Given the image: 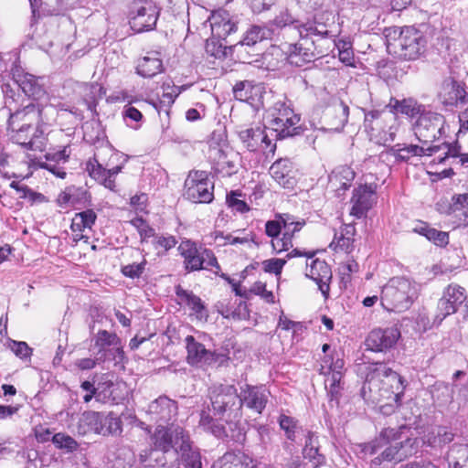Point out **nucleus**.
I'll return each instance as SVG.
<instances>
[{
    "label": "nucleus",
    "mask_w": 468,
    "mask_h": 468,
    "mask_svg": "<svg viewBox=\"0 0 468 468\" xmlns=\"http://www.w3.org/2000/svg\"><path fill=\"white\" fill-rule=\"evenodd\" d=\"M279 425L284 431L286 438L291 441H296L298 435L303 436V431H308L299 426L294 418L283 414L279 417Z\"/></svg>",
    "instance_id": "obj_42"
},
{
    "label": "nucleus",
    "mask_w": 468,
    "mask_h": 468,
    "mask_svg": "<svg viewBox=\"0 0 468 468\" xmlns=\"http://www.w3.org/2000/svg\"><path fill=\"white\" fill-rule=\"evenodd\" d=\"M163 88L165 90V92L163 94V101H152L153 106L157 110L158 112H160L162 109V105L165 102H167L168 105H171L174 103L176 98L186 89V86H176L173 85L172 87L169 86V84H164Z\"/></svg>",
    "instance_id": "obj_47"
},
{
    "label": "nucleus",
    "mask_w": 468,
    "mask_h": 468,
    "mask_svg": "<svg viewBox=\"0 0 468 468\" xmlns=\"http://www.w3.org/2000/svg\"><path fill=\"white\" fill-rule=\"evenodd\" d=\"M332 14L324 12L316 14L313 21H308L304 24L297 26L299 36L309 37L313 39L314 37L325 38L329 37L328 22L331 20Z\"/></svg>",
    "instance_id": "obj_27"
},
{
    "label": "nucleus",
    "mask_w": 468,
    "mask_h": 468,
    "mask_svg": "<svg viewBox=\"0 0 468 468\" xmlns=\"http://www.w3.org/2000/svg\"><path fill=\"white\" fill-rule=\"evenodd\" d=\"M394 108L402 114H405L410 118L420 116L425 110V106L419 103L414 99L409 98L402 101H396Z\"/></svg>",
    "instance_id": "obj_44"
},
{
    "label": "nucleus",
    "mask_w": 468,
    "mask_h": 468,
    "mask_svg": "<svg viewBox=\"0 0 468 468\" xmlns=\"http://www.w3.org/2000/svg\"><path fill=\"white\" fill-rule=\"evenodd\" d=\"M441 145V150L445 149L446 152L444 153L443 156L434 159V162L438 164H443L445 160L449 157H460V155L463 154L460 153L461 146L459 145L458 143L450 144L445 142L442 143Z\"/></svg>",
    "instance_id": "obj_58"
},
{
    "label": "nucleus",
    "mask_w": 468,
    "mask_h": 468,
    "mask_svg": "<svg viewBox=\"0 0 468 468\" xmlns=\"http://www.w3.org/2000/svg\"><path fill=\"white\" fill-rule=\"evenodd\" d=\"M403 443L397 441V432L394 429L383 430L379 436L373 441L367 444L363 451L370 455L383 449L380 455L375 457L372 463L380 465L383 462H401L407 454L402 452Z\"/></svg>",
    "instance_id": "obj_5"
},
{
    "label": "nucleus",
    "mask_w": 468,
    "mask_h": 468,
    "mask_svg": "<svg viewBox=\"0 0 468 468\" xmlns=\"http://www.w3.org/2000/svg\"><path fill=\"white\" fill-rule=\"evenodd\" d=\"M438 100L445 111L452 112L468 104V91L462 82L447 78L441 85Z\"/></svg>",
    "instance_id": "obj_14"
},
{
    "label": "nucleus",
    "mask_w": 468,
    "mask_h": 468,
    "mask_svg": "<svg viewBox=\"0 0 468 468\" xmlns=\"http://www.w3.org/2000/svg\"><path fill=\"white\" fill-rule=\"evenodd\" d=\"M10 187L19 193L20 198L28 199L31 203L41 201L44 198L42 194L37 193L30 189L27 186L20 185L16 181H12L10 183Z\"/></svg>",
    "instance_id": "obj_51"
},
{
    "label": "nucleus",
    "mask_w": 468,
    "mask_h": 468,
    "mask_svg": "<svg viewBox=\"0 0 468 468\" xmlns=\"http://www.w3.org/2000/svg\"><path fill=\"white\" fill-rule=\"evenodd\" d=\"M198 425L205 431L211 433L215 437L226 441L242 444L246 440V431L239 423V419L223 420L218 422L207 410H202L199 414Z\"/></svg>",
    "instance_id": "obj_7"
},
{
    "label": "nucleus",
    "mask_w": 468,
    "mask_h": 468,
    "mask_svg": "<svg viewBox=\"0 0 468 468\" xmlns=\"http://www.w3.org/2000/svg\"><path fill=\"white\" fill-rule=\"evenodd\" d=\"M466 300L465 290L458 284H450L443 291L441 298L438 302L437 318L440 322L446 316L455 314L458 307Z\"/></svg>",
    "instance_id": "obj_18"
},
{
    "label": "nucleus",
    "mask_w": 468,
    "mask_h": 468,
    "mask_svg": "<svg viewBox=\"0 0 468 468\" xmlns=\"http://www.w3.org/2000/svg\"><path fill=\"white\" fill-rule=\"evenodd\" d=\"M52 441L58 448L66 449L68 452H73L78 447V443L73 438L63 433L55 434Z\"/></svg>",
    "instance_id": "obj_53"
},
{
    "label": "nucleus",
    "mask_w": 468,
    "mask_h": 468,
    "mask_svg": "<svg viewBox=\"0 0 468 468\" xmlns=\"http://www.w3.org/2000/svg\"><path fill=\"white\" fill-rule=\"evenodd\" d=\"M250 292L260 295L262 299H264L267 303H274V295L272 292L268 291L266 289V284L261 282H256L250 288Z\"/></svg>",
    "instance_id": "obj_63"
},
{
    "label": "nucleus",
    "mask_w": 468,
    "mask_h": 468,
    "mask_svg": "<svg viewBox=\"0 0 468 468\" xmlns=\"http://www.w3.org/2000/svg\"><path fill=\"white\" fill-rule=\"evenodd\" d=\"M241 394L242 405L244 404L247 408L258 413L262 412L269 398V392L264 388L248 385Z\"/></svg>",
    "instance_id": "obj_31"
},
{
    "label": "nucleus",
    "mask_w": 468,
    "mask_h": 468,
    "mask_svg": "<svg viewBox=\"0 0 468 468\" xmlns=\"http://www.w3.org/2000/svg\"><path fill=\"white\" fill-rule=\"evenodd\" d=\"M270 175L284 188H293L296 184L292 163L287 158L275 161L270 167Z\"/></svg>",
    "instance_id": "obj_29"
},
{
    "label": "nucleus",
    "mask_w": 468,
    "mask_h": 468,
    "mask_svg": "<svg viewBox=\"0 0 468 468\" xmlns=\"http://www.w3.org/2000/svg\"><path fill=\"white\" fill-rule=\"evenodd\" d=\"M177 250L184 258V268L187 272L215 268L213 271L218 275L220 266L211 250L197 246L189 239L182 240Z\"/></svg>",
    "instance_id": "obj_6"
},
{
    "label": "nucleus",
    "mask_w": 468,
    "mask_h": 468,
    "mask_svg": "<svg viewBox=\"0 0 468 468\" xmlns=\"http://www.w3.org/2000/svg\"><path fill=\"white\" fill-rule=\"evenodd\" d=\"M174 431L175 429L172 431V432H169L165 425H158L154 435L152 436L154 449L163 452H167L172 448L176 447V450L178 451V445H176Z\"/></svg>",
    "instance_id": "obj_39"
},
{
    "label": "nucleus",
    "mask_w": 468,
    "mask_h": 468,
    "mask_svg": "<svg viewBox=\"0 0 468 468\" xmlns=\"http://www.w3.org/2000/svg\"><path fill=\"white\" fill-rule=\"evenodd\" d=\"M307 271L306 277L312 279L318 285L319 290L323 295L327 298L329 293V283L332 279V271L330 266L322 260H312L311 263H306Z\"/></svg>",
    "instance_id": "obj_25"
},
{
    "label": "nucleus",
    "mask_w": 468,
    "mask_h": 468,
    "mask_svg": "<svg viewBox=\"0 0 468 468\" xmlns=\"http://www.w3.org/2000/svg\"><path fill=\"white\" fill-rule=\"evenodd\" d=\"M97 218L96 213L92 209L77 213L72 219L71 229L73 232L82 231L83 229H91Z\"/></svg>",
    "instance_id": "obj_45"
},
{
    "label": "nucleus",
    "mask_w": 468,
    "mask_h": 468,
    "mask_svg": "<svg viewBox=\"0 0 468 468\" xmlns=\"http://www.w3.org/2000/svg\"><path fill=\"white\" fill-rule=\"evenodd\" d=\"M427 239L432 241L437 246L444 247L449 243V234L431 228L430 232H428Z\"/></svg>",
    "instance_id": "obj_64"
},
{
    "label": "nucleus",
    "mask_w": 468,
    "mask_h": 468,
    "mask_svg": "<svg viewBox=\"0 0 468 468\" xmlns=\"http://www.w3.org/2000/svg\"><path fill=\"white\" fill-rule=\"evenodd\" d=\"M213 37L226 39L231 33L238 30L239 19L226 10H218L208 17Z\"/></svg>",
    "instance_id": "obj_20"
},
{
    "label": "nucleus",
    "mask_w": 468,
    "mask_h": 468,
    "mask_svg": "<svg viewBox=\"0 0 468 468\" xmlns=\"http://www.w3.org/2000/svg\"><path fill=\"white\" fill-rule=\"evenodd\" d=\"M292 233L284 231L282 238H276L271 240L272 249L277 252H282L288 250L292 247Z\"/></svg>",
    "instance_id": "obj_59"
},
{
    "label": "nucleus",
    "mask_w": 468,
    "mask_h": 468,
    "mask_svg": "<svg viewBox=\"0 0 468 468\" xmlns=\"http://www.w3.org/2000/svg\"><path fill=\"white\" fill-rule=\"evenodd\" d=\"M269 114L271 119L269 122L270 126L282 127V122L290 121L291 123H299L300 115L294 113L292 104L290 100L284 95H280L276 98L273 104L269 109Z\"/></svg>",
    "instance_id": "obj_22"
},
{
    "label": "nucleus",
    "mask_w": 468,
    "mask_h": 468,
    "mask_svg": "<svg viewBox=\"0 0 468 468\" xmlns=\"http://www.w3.org/2000/svg\"><path fill=\"white\" fill-rule=\"evenodd\" d=\"M445 123L442 114L425 111L415 122L414 133L422 144H428L445 134Z\"/></svg>",
    "instance_id": "obj_10"
},
{
    "label": "nucleus",
    "mask_w": 468,
    "mask_h": 468,
    "mask_svg": "<svg viewBox=\"0 0 468 468\" xmlns=\"http://www.w3.org/2000/svg\"><path fill=\"white\" fill-rule=\"evenodd\" d=\"M233 94L237 100L257 106L261 102L262 87L249 80L239 81L233 87Z\"/></svg>",
    "instance_id": "obj_33"
},
{
    "label": "nucleus",
    "mask_w": 468,
    "mask_h": 468,
    "mask_svg": "<svg viewBox=\"0 0 468 468\" xmlns=\"http://www.w3.org/2000/svg\"><path fill=\"white\" fill-rule=\"evenodd\" d=\"M131 223L138 230L142 241H145L148 238L154 237V229L142 218H135Z\"/></svg>",
    "instance_id": "obj_55"
},
{
    "label": "nucleus",
    "mask_w": 468,
    "mask_h": 468,
    "mask_svg": "<svg viewBox=\"0 0 468 468\" xmlns=\"http://www.w3.org/2000/svg\"><path fill=\"white\" fill-rule=\"evenodd\" d=\"M9 346L15 355L22 359L29 358L32 355V348L26 342L12 340Z\"/></svg>",
    "instance_id": "obj_62"
},
{
    "label": "nucleus",
    "mask_w": 468,
    "mask_h": 468,
    "mask_svg": "<svg viewBox=\"0 0 468 468\" xmlns=\"http://www.w3.org/2000/svg\"><path fill=\"white\" fill-rule=\"evenodd\" d=\"M80 388L86 391V394L83 396V401L85 403H89L93 398L97 401L101 402V398L98 396L101 393L100 382L98 386L95 387L94 382L85 380L81 383Z\"/></svg>",
    "instance_id": "obj_56"
},
{
    "label": "nucleus",
    "mask_w": 468,
    "mask_h": 468,
    "mask_svg": "<svg viewBox=\"0 0 468 468\" xmlns=\"http://www.w3.org/2000/svg\"><path fill=\"white\" fill-rule=\"evenodd\" d=\"M354 230L355 229L353 226H346L345 229H342L339 234H335V238L333 241L330 243L329 247L335 251L341 250L345 252H349L353 248Z\"/></svg>",
    "instance_id": "obj_40"
},
{
    "label": "nucleus",
    "mask_w": 468,
    "mask_h": 468,
    "mask_svg": "<svg viewBox=\"0 0 468 468\" xmlns=\"http://www.w3.org/2000/svg\"><path fill=\"white\" fill-rule=\"evenodd\" d=\"M376 190L371 185L359 186L353 191L351 198L352 207L350 215L356 218H362L367 216L368 210L376 203Z\"/></svg>",
    "instance_id": "obj_21"
},
{
    "label": "nucleus",
    "mask_w": 468,
    "mask_h": 468,
    "mask_svg": "<svg viewBox=\"0 0 468 468\" xmlns=\"http://www.w3.org/2000/svg\"><path fill=\"white\" fill-rule=\"evenodd\" d=\"M101 393L98 395L101 398V402H111L119 404L125 399L127 394L126 383L123 381H112L103 375L100 381Z\"/></svg>",
    "instance_id": "obj_28"
},
{
    "label": "nucleus",
    "mask_w": 468,
    "mask_h": 468,
    "mask_svg": "<svg viewBox=\"0 0 468 468\" xmlns=\"http://www.w3.org/2000/svg\"><path fill=\"white\" fill-rule=\"evenodd\" d=\"M417 144H397L393 147L394 155L397 160L407 162L412 156H431L441 151V145H430L424 147Z\"/></svg>",
    "instance_id": "obj_32"
},
{
    "label": "nucleus",
    "mask_w": 468,
    "mask_h": 468,
    "mask_svg": "<svg viewBox=\"0 0 468 468\" xmlns=\"http://www.w3.org/2000/svg\"><path fill=\"white\" fill-rule=\"evenodd\" d=\"M5 93V107L9 111L8 125L15 131L16 122L24 123L16 130L13 139L27 150L42 152L46 146V137L40 125L50 124L56 109L51 105L29 102L22 109H15L14 91L9 85L2 87Z\"/></svg>",
    "instance_id": "obj_1"
},
{
    "label": "nucleus",
    "mask_w": 468,
    "mask_h": 468,
    "mask_svg": "<svg viewBox=\"0 0 468 468\" xmlns=\"http://www.w3.org/2000/svg\"><path fill=\"white\" fill-rule=\"evenodd\" d=\"M379 367L377 371H381L386 378L382 381L381 397L388 400L387 403L380 406V411L383 414H390L400 405L404 390L406 388V380L391 368L386 367L383 364H378Z\"/></svg>",
    "instance_id": "obj_8"
},
{
    "label": "nucleus",
    "mask_w": 468,
    "mask_h": 468,
    "mask_svg": "<svg viewBox=\"0 0 468 468\" xmlns=\"http://www.w3.org/2000/svg\"><path fill=\"white\" fill-rule=\"evenodd\" d=\"M275 35V29L271 26L251 25L244 33L241 40L238 44L241 46L252 47L263 40L271 39Z\"/></svg>",
    "instance_id": "obj_35"
},
{
    "label": "nucleus",
    "mask_w": 468,
    "mask_h": 468,
    "mask_svg": "<svg viewBox=\"0 0 468 468\" xmlns=\"http://www.w3.org/2000/svg\"><path fill=\"white\" fill-rule=\"evenodd\" d=\"M176 295L186 301V303L196 314L198 319H207V312L200 297L197 296L192 292H187L183 289H177Z\"/></svg>",
    "instance_id": "obj_41"
},
{
    "label": "nucleus",
    "mask_w": 468,
    "mask_h": 468,
    "mask_svg": "<svg viewBox=\"0 0 468 468\" xmlns=\"http://www.w3.org/2000/svg\"><path fill=\"white\" fill-rule=\"evenodd\" d=\"M102 412L98 411H85L80 418V423L87 426L90 431L99 434L100 426L101 424Z\"/></svg>",
    "instance_id": "obj_48"
},
{
    "label": "nucleus",
    "mask_w": 468,
    "mask_h": 468,
    "mask_svg": "<svg viewBox=\"0 0 468 468\" xmlns=\"http://www.w3.org/2000/svg\"><path fill=\"white\" fill-rule=\"evenodd\" d=\"M136 70L144 78H153L163 72L164 65L161 54L156 51L148 52L145 57L139 60Z\"/></svg>",
    "instance_id": "obj_36"
},
{
    "label": "nucleus",
    "mask_w": 468,
    "mask_h": 468,
    "mask_svg": "<svg viewBox=\"0 0 468 468\" xmlns=\"http://www.w3.org/2000/svg\"><path fill=\"white\" fill-rule=\"evenodd\" d=\"M187 352L186 362L192 367H203L218 362L220 355L208 350L205 346L196 340L193 335L185 338Z\"/></svg>",
    "instance_id": "obj_17"
},
{
    "label": "nucleus",
    "mask_w": 468,
    "mask_h": 468,
    "mask_svg": "<svg viewBox=\"0 0 468 468\" xmlns=\"http://www.w3.org/2000/svg\"><path fill=\"white\" fill-rule=\"evenodd\" d=\"M122 423L119 417L112 412L103 413L99 434L102 436L119 435L122 431Z\"/></svg>",
    "instance_id": "obj_43"
},
{
    "label": "nucleus",
    "mask_w": 468,
    "mask_h": 468,
    "mask_svg": "<svg viewBox=\"0 0 468 468\" xmlns=\"http://www.w3.org/2000/svg\"><path fill=\"white\" fill-rule=\"evenodd\" d=\"M334 177L339 181L342 188L347 189L355 178V172L348 166H342L337 169Z\"/></svg>",
    "instance_id": "obj_52"
},
{
    "label": "nucleus",
    "mask_w": 468,
    "mask_h": 468,
    "mask_svg": "<svg viewBox=\"0 0 468 468\" xmlns=\"http://www.w3.org/2000/svg\"><path fill=\"white\" fill-rule=\"evenodd\" d=\"M208 159L214 173L222 177L231 176L239 170V154L225 143L210 142Z\"/></svg>",
    "instance_id": "obj_9"
},
{
    "label": "nucleus",
    "mask_w": 468,
    "mask_h": 468,
    "mask_svg": "<svg viewBox=\"0 0 468 468\" xmlns=\"http://www.w3.org/2000/svg\"><path fill=\"white\" fill-rule=\"evenodd\" d=\"M146 263H147L146 260H144L140 263L133 262L131 264L124 265L122 267V270H121L122 273L125 277H128L131 279L140 278L145 270Z\"/></svg>",
    "instance_id": "obj_54"
},
{
    "label": "nucleus",
    "mask_w": 468,
    "mask_h": 468,
    "mask_svg": "<svg viewBox=\"0 0 468 468\" xmlns=\"http://www.w3.org/2000/svg\"><path fill=\"white\" fill-rule=\"evenodd\" d=\"M211 468H257V463L240 451L227 452L213 463Z\"/></svg>",
    "instance_id": "obj_30"
},
{
    "label": "nucleus",
    "mask_w": 468,
    "mask_h": 468,
    "mask_svg": "<svg viewBox=\"0 0 468 468\" xmlns=\"http://www.w3.org/2000/svg\"><path fill=\"white\" fill-rule=\"evenodd\" d=\"M214 184L205 171H191L185 181L184 196L194 203L208 204L214 199Z\"/></svg>",
    "instance_id": "obj_12"
},
{
    "label": "nucleus",
    "mask_w": 468,
    "mask_h": 468,
    "mask_svg": "<svg viewBox=\"0 0 468 468\" xmlns=\"http://www.w3.org/2000/svg\"><path fill=\"white\" fill-rule=\"evenodd\" d=\"M238 134L243 146L250 152L257 151L262 144L266 148L271 144V140L261 127L247 128L239 131Z\"/></svg>",
    "instance_id": "obj_34"
},
{
    "label": "nucleus",
    "mask_w": 468,
    "mask_h": 468,
    "mask_svg": "<svg viewBox=\"0 0 468 468\" xmlns=\"http://www.w3.org/2000/svg\"><path fill=\"white\" fill-rule=\"evenodd\" d=\"M122 117L128 126L133 129H138L141 126L140 122L143 120V114L135 107L130 105L124 106Z\"/></svg>",
    "instance_id": "obj_50"
},
{
    "label": "nucleus",
    "mask_w": 468,
    "mask_h": 468,
    "mask_svg": "<svg viewBox=\"0 0 468 468\" xmlns=\"http://www.w3.org/2000/svg\"><path fill=\"white\" fill-rule=\"evenodd\" d=\"M151 421L158 425H168L176 420L178 413L177 402L167 396H159L151 401L145 410Z\"/></svg>",
    "instance_id": "obj_15"
},
{
    "label": "nucleus",
    "mask_w": 468,
    "mask_h": 468,
    "mask_svg": "<svg viewBox=\"0 0 468 468\" xmlns=\"http://www.w3.org/2000/svg\"><path fill=\"white\" fill-rule=\"evenodd\" d=\"M285 263L286 260L273 258L263 261L262 267L265 272L280 275Z\"/></svg>",
    "instance_id": "obj_60"
},
{
    "label": "nucleus",
    "mask_w": 468,
    "mask_h": 468,
    "mask_svg": "<svg viewBox=\"0 0 468 468\" xmlns=\"http://www.w3.org/2000/svg\"><path fill=\"white\" fill-rule=\"evenodd\" d=\"M92 341L94 342V348H97L95 352L97 360L105 362L108 348L112 346L118 345L119 336L115 333H111L107 330H100L93 337Z\"/></svg>",
    "instance_id": "obj_37"
},
{
    "label": "nucleus",
    "mask_w": 468,
    "mask_h": 468,
    "mask_svg": "<svg viewBox=\"0 0 468 468\" xmlns=\"http://www.w3.org/2000/svg\"><path fill=\"white\" fill-rule=\"evenodd\" d=\"M153 245L154 249H164L165 251L169 250L170 249L174 248L177 241L176 238L172 235L169 236H156L154 234Z\"/></svg>",
    "instance_id": "obj_61"
},
{
    "label": "nucleus",
    "mask_w": 468,
    "mask_h": 468,
    "mask_svg": "<svg viewBox=\"0 0 468 468\" xmlns=\"http://www.w3.org/2000/svg\"><path fill=\"white\" fill-rule=\"evenodd\" d=\"M282 122L283 125H281L282 127L279 128L276 126H270V128L276 133V136L279 139L295 136L303 132V129L299 123H291L290 121Z\"/></svg>",
    "instance_id": "obj_49"
},
{
    "label": "nucleus",
    "mask_w": 468,
    "mask_h": 468,
    "mask_svg": "<svg viewBox=\"0 0 468 468\" xmlns=\"http://www.w3.org/2000/svg\"><path fill=\"white\" fill-rule=\"evenodd\" d=\"M210 404L209 409L212 417L218 422L229 419H240L242 416V401L234 385L216 384L208 388L207 393Z\"/></svg>",
    "instance_id": "obj_3"
},
{
    "label": "nucleus",
    "mask_w": 468,
    "mask_h": 468,
    "mask_svg": "<svg viewBox=\"0 0 468 468\" xmlns=\"http://www.w3.org/2000/svg\"><path fill=\"white\" fill-rule=\"evenodd\" d=\"M342 379V376L336 377V375H326L324 385L327 396L330 398L331 401L335 400L338 402L341 392L344 389V382Z\"/></svg>",
    "instance_id": "obj_46"
},
{
    "label": "nucleus",
    "mask_w": 468,
    "mask_h": 468,
    "mask_svg": "<svg viewBox=\"0 0 468 468\" xmlns=\"http://www.w3.org/2000/svg\"><path fill=\"white\" fill-rule=\"evenodd\" d=\"M455 434L446 426H437L424 436V443L432 448H441L452 442Z\"/></svg>",
    "instance_id": "obj_38"
},
{
    "label": "nucleus",
    "mask_w": 468,
    "mask_h": 468,
    "mask_svg": "<svg viewBox=\"0 0 468 468\" xmlns=\"http://www.w3.org/2000/svg\"><path fill=\"white\" fill-rule=\"evenodd\" d=\"M399 338L400 331L395 325L386 328H375L367 335L365 345L368 350L384 352L392 348Z\"/></svg>",
    "instance_id": "obj_16"
},
{
    "label": "nucleus",
    "mask_w": 468,
    "mask_h": 468,
    "mask_svg": "<svg viewBox=\"0 0 468 468\" xmlns=\"http://www.w3.org/2000/svg\"><path fill=\"white\" fill-rule=\"evenodd\" d=\"M299 37L300 41L298 43L287 44L283 48L290 64L303 67L323 56V50L315 46L314 39L304 36Z\"/></svg>",
    "instance_id": "obj_13"
},
{
    "label": "nucleus",
    "mask_w": 468,
    "mask_h": 468,
    "mask_svg": "<svg viewBox=\"0 0 468 468\" xmlns=\"http://www.w3.org/2000/svg\"><path fill=\"white\" fill-rule=\"evenodd\" d=\"M303 457L312 463L313 468H319L324 465L326 458L320 452L321 445L317 432L311 430L303 431Z\"/></svg>",
    "instance_id": "obj_26"
},
{
    "label": "nucleus",
    "mask_w": 468,
    "mask_h": 468,
    "mask_svg": "<svg viewBox=\"0 0 468 468\" xmlns=\"http://www.w3.org/2000/svg\"><path fill=\"white\" fill-rule=\"evenodd\" d=\"M159 15L160 7L152 0L136 1L133 4L129 14L131 28L137 33L153 30Z\"/></svg>",
    "instance_id": "obj_11"
},
{
    "label": "nucleus",
    "mask_w": 468,
    "mask_h": 468,
    "mask_svg": "<svg viewBox=\"0 0 468 468\" xmlns=\"http://www.w3.org/2000/svg\"><path fill=\"white\" fill-rule=\"evenodd\" d=\"M11 74L14 82L29 98L38 100L46 95L45 89L39 82L40 80L36 76L24 72L18 66H15L11 69Z\"/></svg>",
    "instance_id": "obj_23"
},
{
    "label": "nucleus",
    "mask_w": 468,
    "mask_h": 468,
    "mask_svg": "<svg viewBox=\"0 0 468 468\" xmlns=\"http://www.w3.org/2000/svg\"><path fill=\"white\" fill-rule=\"evenodd\" d=\"M294 23V19L292 16L289 13L288 10H283L277 15L274 19L266 23L267 26H271L275 29V31L279 28H282L286 26Z\"/></svg>",
    "instance_id": "obj_57"
},
{
    "label": "nucleus",
    "mask_w": 468,
    "mask_h": 468,
    "mask_svg": "<svg viewBox=\"0 0 468 468\" xmlns=\"http://www.w3.org/2000/svg\"><path fill=\"white\" fill-rule=\"evenodd\" d=\"M388 52L405 60L417 59L425 47L423 34L413 27L385 30Z\"/></svg>",
    "instance_id": "obj_2"
},
{
    "label": "nucleus",
    "mask_w": 468,
    "mask_h": 468,
    "mask_svg": "<svg viewBox=\"0 0 468 468\" xmlns=\"http://www.w3.org/2000/svg\"><path fill=\"white\" fill-rule=\"evenodd\" d=\"M417 296L415 284L405 277H393L382 288L381 304L389 312L409 309Z\"/></svg>",
    "instance_id": "obj_4"
},
{
    "label": "nucleus",
    "mask_w": 468,
    "mask_h": 468,
    "mask_svg": "<svg viewBox=\"0 0 468 468\" xmlns=\"http://www.w3.org/2000/svg\"><path fill=\"white\" fill-rule=\"evenodd\" d=\"M349 107L341 100L334 101L324 111L323 122L324 129L340 132L348 121Z\"/></svg>",
    "instance_id": "obj_24"
},
{
    "label": "nucleus",
    "mask_w": 468,
    "mask_h": 468,
    "mask_svg": "<svg viewBox=\"0 0 468 468\" xmlns=\"http://www.w3.org/2000/svg\"><path fill=\"white\" fill-rule=\"evenodd\" d=\"M176 445L182 453V464L185 468H202L201 455L197 448H193L189 435L179 426L175 427Z\"/></svg>",
    "instance_id": "obj_19"
}]
</instances>
